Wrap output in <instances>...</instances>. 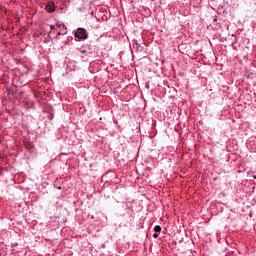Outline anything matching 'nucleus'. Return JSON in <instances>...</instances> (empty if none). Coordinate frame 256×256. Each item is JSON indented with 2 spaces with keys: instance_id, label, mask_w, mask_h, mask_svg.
<instances>
[{
  "instance_id": "1",
  "label": "nucleus",
  "mask_w": 256,
  "mask_h": 256,
  "mask_svg": "<svg viewBox=\"0 0 256 256\" xmlns=\"http://www.w3.org/2000/svg\"><path fill=\"white\" fill-rule=\"evenodd\" d=\"M75 37H76L77 39H83V40H85V39H87V37H89V36H88V34H87V30H86V29H84V28H78V29L76 30V32H75Z\"/></svg>"
},
{
  "instance_id": "2",
  "label": "nucleus",
  "mask_w": 256,
  "mask_h": 256,
  "mask_svg": "<svg viewBox=\"0 0 256 256\" xmlns=\"http://www.w3.org/2000/svg\"><path fill=\"white\" fill-rule=\"evenodd\" d=\"M46 11H48V13H53V11H55V3L49 2L46 5Z\"/></svg>"
},
{
  "instance_id": "3",
  "label": "nucleus",
  "mask_w": 256,
  "mask_h": 256,
  "mask_svg": "<svg viewBox=\"0 0 256 256\" xmlns=\"http://www.w3.org/2000/svg\"><path fill=\"white\" fill-rule=\"evenodd\" d=\"M154 231L156 233H161V226H159V225L155 226Z\"/></svg>"
},
{
  "instance_id": "4",
  "label": "nucleus",
  "mask_w": 256,
  "mask_h": 256,
  "mask_svg": "<svg viewBox=\"0 0 256 256\" xmlns=\"http://www.w3.org/2000/svg\"><path fill=\"white\" fill-rule=\"evenodd\" d=\"M153 237H154V239H157V237H159V234L154 233V234H153Z\"/></svg>"
},
{
  "instance_id": "5",
  "label": "nucleus",
  "mask_w": 256,
  "mask_h": 256,
  "mask_svg": "<svg viewBox=\"0 0 256 256\" xmlns=\"http://www.w3.org/2000/svg\"><path fill=\"white\" fill-rule=\"evenodd\" d=\"M50 29H51V30L55 29V26L51 25V26H50Z\"/></svg>"
}]
</instances>
